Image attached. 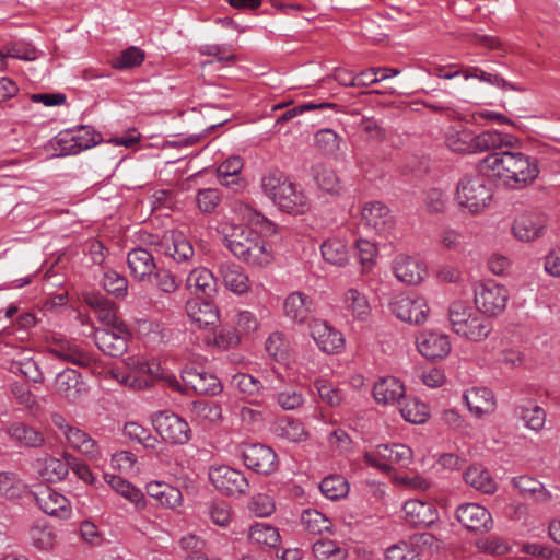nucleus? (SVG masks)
Wrapping results in <instances>:
<instances>
[{
  "instance_id": "1",
  "label": "nucleus",
  "mask_w": 560,
  "mask_h": 560,
  "mask_svg": "<svg viewBox=\"0 0 560 560\" xmlns=\"http://www.w3.org/2000/svg\"><path fill=\"white\" fill-rule=\"evenodd\" d=\"M480 167L513 189L530 185L539 174L536 160L522 152H493L481 161Z\"/></svg>"
},
{
  "instance_id": "2",
  "label": "nucleus",
  "mask_w": 560,
  "mask_h": 560,
  "mask_svg": "<svg viewBox=\"0 0 560 560\" xmlns=\"http://www.w3.org/2000/svg\"><path fill=\"white\" fill-rule=\"evenodd\" d=\"M224 244L230 252L254 267H265L272 259V250L268 243L253 228L232 224L224 235Z\"/></svg>"
},
{
  "instance_id": "3",
  "label": "nucleus",
  "mask_w": 560,
  "mask_h": 560,
  "mask_svg": "<svg viewBox=\"0 0 560 560\" xmlns=\"http://www.w3.org/2000/svg\"><path fill=\"white\" fill-rule=\"evenodd\" d=\"M264 194L282 211L300 214L308 208L303 190L279 171H271L261 178Z\"/></svg>"
},
{
  "instance_id": "4",
  "label": "nucleus",
  "mask_w": 560,
  "mask_h": 560,
  "mask_svg": "<svg viewBox=\"0 0 560 560\" xmlns=\"http://www.w3.org/2000/svg\"><path fill=\"white\" fill-rule=\"evenodd\" d=\"M508 135L497 130H487L475 135L468 128L450 127L445 133V144L456 153L474 154L511 145Z\"/></svg>"
},
{
  "instance_id": "5",
  "label": "nucleus",
  "mask_w": 560,
  "mask_h": 560,
  "mask_svg": "<svg viewBox=\"0 0 560 560\" xmlns=\"http://www.w3.org/2000/svg\"><path fill=\"white\" fill-rule=\"evenodd\" d=\"M491 198V188L481 175L465 176L457 184L455 200L459 207L468 209L471 213L483 211Z\"/></svg>"
},
{
  "instance_id": "6",
  "label": "nucleus",
  "mask_w": 560,
  "mask_h": 560,
  "mask_svg": "<svg viewBox=\"0 0 560 560\" xmlns=\"http://www.w3.org/2000/svg\"><path fill=\"white\" fill-rule=\"evenodd\" d=\"M474 301L479 312L498 316L506 307L509 292L505 287L493 281L479 282L475 285Z\"/></svg>"
},
{
  "instance_id": "7",
  "label": "nucleus",
  "mask_w": 560,
  "mask_h": 560,
  "mask_svg": "<svg viewBox=\"0 0 560 560\" xmlns=\"http://www.w3.org/2000/svg\"><path fill=\"white\" fill-rule=\"evenodd\" d=\"M152 424L159 435L170 444L183 445L190 440L189 424L173 412H156L152 417Z\"/></svg>"
},
{
  "instance_id": "8",
  "label": "nucleus",
  "mask_w": 560,
  "mask_h": 560,
  "mask_svg": "<svg viewBox=\"0 0 560 560\" xmlns=\"http://www.w3.org/2000/svg\"><path fill=\"white\" fill-rule=\"evenodd\" d=\"M209 479L214 488L224 495L241 497L249 492V481L245 475L230 466L212 467Z\"/></svg>"
},
{
  "instance_id": "9",
  "label": "nucleus",
  "mask_w": 560,
  "mask_h": 560,
  "mask_svg": "<svg viewBox=\"0 0 560 560\" xmlns=\"http://www.w3.org/2000/svg\"><path fill=\"white\" fill-rule=\"evenodd\" d=\"M98 137L100 135L85 126H82L75 132L62 131L55 139V150L59 152L58 155H75L96 145Z\"/></svg>"
},
{
  "instance_id": "10",
  "label": "nucleus",
  "mask_w": 560,
  "mask_h": 560,
  "mask_svg": "<svg viewBox=\"0 0 560 560\" xmlns=\"http://www.w3.org/2000/svg\"><path fill=\"white\" fill-rule=\"evenodd\" d=\"M129 336L126 325L114 328H97L94 331V341L106 355L118 358L127 351Z\"/></svg>"
},
{
  "instance_id": "11",
  "label": "nucleus",
  "mask_w": 560,
  "mask_h": 560,
  "mask_svg": "<svg viewBox=\"0 0 560 560\" xmlns=\"http://www.w3.org/2000/svg\"><path fill=\"white\" fill-rule=\"evenodd\" d=\"M392 312L401 320L422 324L429 316L427 300L419 295H398L390 304Z\"/></svg>"
},
{
  "instance_id": "12",
  "label": "nucleus",
  "mask_w": 560,
  "mask_h": 560,
  "mask_svg": "<svg viewBox=\"0 0 560 560\" xmlns=\"http://www.w3.org/2000/svg\"><path fill=\"white\" fill-rule=\"evenodd\" d=\"M55 393L69 402H78L88 394V385L74 369H66L57 374L54 382Z\"/></svg>"
},
{
  "instance_id": "13",
  "label": "nucleus",
  "mask_w": 560,
  "mask_h": 560,
  "mask_svg": "<svg viewBox=\"0 0 560 560\" xmlns=\"http://www.w3.org/2000/svg\"><path fill=\"white\" fill-rule=\"evenodd\" d=\"M284 316L295 325L311 324L315 312L313 299L302 291L291 292L283 301Z\"/></svg>"
},
{
  "instance_id": "14",
  "label": "nucleus",
  "mask_w": 560,
  "mask_h": 560,
  "mask_svg": "<svg viewBox=\"0 0 560 560\" xmlns=\"http://www.w3.org/2000/svg\"><path fill=\"white\" fill-rule=\"evenodd\" d=\"M3 432L12 443L20 447L39 448L46 443L44 433L24 421L7 422Z\"/></svg>"
},
{
  "instance_id": "15",
  "label": "nucleus",
  "mask_w": 560,
  "mask_h": 560,
  "mask_svg": "<svg viewBox=\"0 0 560 560\" xmlns=\"http://www.w3.org/2000/svg\"><path fill=\"white\" fill-rule=\"evenodd\" d=\"M242 457L246 467L258 474L270 475L278 467L277 454L267 445L253 444L245 446Z\"/></svg>"
},
{
  "instance_id": "16",
  "label": "nucleus",
  "mask_w": 560,
  "mask_h": 560,
  "mask_svg": "<svg viewBox=\"0 0 560 560\" xmlns=\"http://www.w3.org/2000/svg\"><path fill=\"white\" fill-rule=\"evenodd\" d=\"M361 220L366 228L383 236L388 235L394 228L390 210L380 201L365 203L361 211Z\"/></svg>"
},
{
  "instance_id": "17",
  "label": "nucleus",
  "mask_w": 560,
  "mask_h": 560,
  "mask_svg": "<svg viewBox=\"0 0 560 560\" xmlns=\"http://www.w3.org/2000/svg\"><path fill=\"white\" fill-rule=\"evenodd\" d=\"M456 520L468 530L488 532L492 527V516L482 505L477 503H464L455 511Z\"/></svg>"
},
{
  "instance_id": "18",
  "label": "nucleus",
  "mask_w": 560,
  "mask_h": 560,
  "mask_svg": "<svg viewBox=\"0 0 560 560\" xmlns=\"http://www.w3.org/2000/svg\"><path fill=\"white\" fill-rule=\"evenodd\" d=\"M34 498L44 513L59 518L70 517L71 505L69 500L56 490L47 486H40L34 492Z\"/></svg>"
},
{
  "instance_id": "19",
  "label": "nucleus",
  "mask_w": 560,
  "mask_h": 560,
  "mask_svg": "<svg viewBox=\"0 0 560 560\" xmlns=\"http://www.w3.org/2000/svg\"><path fill=\"white\" fill-rule=\"evenodd\" d=\"M416 342L420 354L430 360L444 359L452 349L448 336L436 331H421Z\"/></svg>"
},
{
  "instance_id": "20",
  "label": "nucleus",
  "mask_w": 560,
  "mask_h": 560,
  "mask_svg": "<svg viewBox=\"0 0 560 560\" xmlns=\"http://www.w3.org/2000/svg\"><path fill=\"white\" fill-rule=\"evenodd\" d=\"M311 336L318 348L326 353H338L345 347L342 334L326 322L315 319L310 324Z\"/></svg>"
},
{
  "instance_id": "21",
  "label": "nucleus",
  "mask_w": 560,
  "mask_h": 560,
  "mask_svg": "<svg viewBox=\"0 0 560 560\" xmlns=\"http://www.w3.org/2000/svg\"><path fill=\"white\" fill-rule=\"evenodd\" d=\"M49 352L57 359L82 368L91 366L95 362L92 354L72 340L59 339L54 341L49 347Z\"/></svg>"
},
{
  "instance_id": "22",
  "label": "nucleus",
  "mask_w": 560,
  "mask_h": 560,
  "mask_svg": "<svg viewBox=\"0 0 560 560\" xmlns=\"http://www.w3.org/2000/svg\"><path fill=\"white\" fill-rule=\"evenodd\" d=\"M393 271L400 282L408 285L421 283L428 275L427 268L422 262L407 255H398L394 259Z\"/></svg>"
},
{
  "instance_id": "23",
  "label": "nucleus",
  "mask_w": 560,
  "mask_h": 560,
  "mask_svg": "<svg viewBox=\"0 0 560 560\" xmlns=\"http://www.w3.org/2000/svg\"><path fill=\"white\" fill-rule=\"evenodd\" d=\"M83 301L96 313L97 318L103 323L106 328H114L116 326L126 325L117 316L116 304L97 292L83 293Z\"/></svg>"
},
{
  "instance_id": "24",
  "label": "nucleus",
  "mask_w": 560,
  "mask_h": 560,
  "mask_svg": "<svg viewBox=\"0 0 560 560\" xmlns=\"http://www.w3.org/2000/svg\"><path fill=\"white\" fill-rule=\"evenodd\" d=\"M182 378L185 386L198 395L215 396L222 392V384L215 375L194 368L186 369Z\"/></svg>"
},
{
  "instance_id": "25",
  "label": "nucleus",
  "mask_w": 560,
  "mask_h": 560,
  "mask_svg": "<svg viewBox=\"0 0 560 560\" xmlns=\"http://www.w3.org/2000/svg\"><path fill=\"white\" fill-rule=\"evenodd\" d=\"M402 511L405 521L412 526L428 527L439 520L435 506L420 500L406 501Z\"/></svg>"
},
{
  "instance_id": "26",
  "label": "nucleus",
  "mask_w": 560,
  "mask_h": 560,
  "mask_svg": "<svg viewBox=\"0 0 560 560\" xmlns=\"http://www.w3.org/2000/svg\"><path fill=\"white\" fill-rule=\"evenodd\" d=\"M218 273L228 290L242 295L250 290V281L248 275L243 267L233 262L224 261L218 267Z\"/></svg>"
},
{
  "instance_id": "27",
  "label": "nucleus",
  "mask_w": 560,
  "mask_h": 560,
  "mask_svg": "<svg viewBox=\"0 0 560 560\" xmlns=\"http://www.w3.org/2000/svg\"><path fill=\"white\" fill-rule=\"evenodd\" d=\"M162 248L177 264H188L194 260L195 250L190 241L182 233L172 231L164 236Z\"/></svg>"
},
{
  "instance_id": "28",
  "label": "nucleus",
  "mask_w": 560,
  "mask_h": 560,
  "mask_svg": "<svg viewBox=\"0 0 560 560\" xmlns=\"http://www.w3.org/2000/svg\"><path fill=\"white\" fill-rule=\"evenodd\" d=\"M464 400L472 415L481 418L493 413L497 408L494 394L486 387H472L464 394Z\"/></svg>"
},
{
  "instance_id": "29",
  "label": "nucleus",
  "mask_w": 560,
  "mask_h": 560,
  "mask_svg": "<svg viewBox=\"0 0 560 560\" xmlns=\"http://www.w3.org/2000/svg\"><path fill=\"white\" fill-rule=\"evenodd\" d=\"M127 264L130 275L140 282L149 280L156 269L153 255L142 247L133 248L128 253Z\"/></svg>"
},
{
  "instance_id": "30",
  "label": "nucleus",
  "mask_w": 560,
  "mask_h": 560,
  "mask_svg": "<svg viewBox=\"0 0 560 560\" xmlns=\"http://www.w3.org/2000/svg\"><path fill=\"white\" fill-rule=\"evenodd\" d=\"M231 210L240 221L249 228H260L261 232L269 234L276 232L275 223L245 201L234 200L231 205Z\"/></svg>"
},
{
  "instance_id": "31",
  "label": "nucleus",
  "mask_w": 560,
  "mask_h": 560,
  "mask_svg": "<svg viewBox=\"0 0 560 560\" xmlns=\"http://www.w3.org/2000/svg\"><path fill=\"white\" fill-rule=\"evenodd\" d=\"M544 226V219L540 215L523 213L514 220L512 232L518 241L532 242L541 235Z\"/></svg>"
},
{
  "instance_id": "32",
  "label": "nucleus",
  "mask_w": 560,
  "mask_h": 560,
  "mask_svg": "<svg viewBox=\"0 0 560 560\" xmlns=\"http://www.w3.org/2000/svg\"><path fill=\"white\" fill-rule=\"evenodd\" d=\"M373 396L378 404L399 402L405 397V386L397 377L385 376L374 384Z\"/></svg>"
},
{
  "instance_id": "33",
  "label": "nucleus",
  "mask_w": 560,
  "mask_h": 560,
  "mask_svg": "<svg viewBox=\"0 0 560 560\" xmlns=\"http://www.w3.org/2000/svg\"><path fill=\"white\" fill-rule=\"evenodd\" d=\"M104 479L115 492L132 503L137 510H144L147 508L143 492L131 482L120 476L110 474H105Z\"/></svg>"
},
{
  "instance_id": "34",
  "label": "nucleus",
  "mask_w": 560,
  "mask_h": 560,
  "mask_svg": "<svg viewBox=\"0 0 560 560\" xmlns=\"http://www.w3.org/2000/svg\"><path fill=\"white\" fill-rule=\"evenodd\" d=\"M342 306L357 320H366L372 311L368 296L355 288L345 292Z\"/></svg>"
},
{
  "instance_id": "35",
  "label": "nucleus",
  "mask_w": 560,
  "mask_h": 560,
  "mask_svg": "<svg viewBox=\"0 0 560 560\" xmlns=\"http://www.w3.org/2000/svg\"><path fill=\"white\" fill-rule=\"evenodd\" d=\"M186 287L196 294L211 296L215 292L217 279L208 268L197 267L187 276Z\"/></svg>"
},
{
  "instance_id": "36",
  "label": "nucleus",
  "mask_w": 560,
  "mask_h": 560,
  "mask_svg": "<svg viewBox=\"0 0 560 560\" xmlns=\"http://www.w3.org/2000/svg\"><path fill=\"white\" fill-rule=\"evenodd\" d=\"M147 493L161 505L175 509L183 502L182 491L166 482L152 481L147 485Z\"/></svg>"
},
{
  "instance_id": "37",
  "label": "nucleus",
  "mask_w": 560,
  "mask_h": 560,
  "mask_svg": "<svg viewBox=\"0 0 560 560\" xmlns=\"http://www.w3.org/2000/svg\"><path fill=\"white\" fill-rule=\"evenodd\" d=\"M463 478L467 485L482 493L492 494L497 491L495 480L491 477L488 469L481 465L469 466L464 471Z\"/></svg>"
},
{
  "instance_id": "38",
  "label": "nucleus",
  "mask_w": 560,
  "mask_h": 560,
  "mask_svg": "<svg viewBox=\"0 0 560 560\" xmlns=\"http://www.w3.org/2000/svg\"><path fill=\"white\" fill-rule=\"evenodd\" d=\"M65 438L72 448L79 451L90 459H98L102 456L96 441L85 431L74 427Z\"/></svg>"
},
{
  "instance_id": "39",
  "label": "nucleus",
  "mask_w": 560,
  "mask_h": 560,
  "mask_svg": "<svg viewBox=\"0 0 560 560\" xmlns=\"http://www.w3.org/2000/svg\"><path fill=\"white\" fill-rule=\"evenodd\" d=\"M491 330V322L482 315L472 312L470 318L464 324V328L456 334L470 341L478 342L486 339Z\"/></svg>"
},
{
  "instance_id": "40",
  "label": "nucleus",
  "mask_w": 560,
  "mask_h": 560,
  "mask_svg": "<svg viewBox=\"0 0 560 560\" xmlns=\"http://www.w3.org/2000/svg\"><path fill=\"white\" fill-rule=\"evenodd\" d=\"M187 313L190 319L200 328L213 326L220 319L218 308L209 302H195L188 304Z\"/></svg>"
},
{
  "instance_id": "41",
  "label": "nucleus",
  "mask_w": 560,
  "mask_h": 560,
  "mask_svg": "<svg viewBox=\"0 0 560 560\" xmlns=\"http://www.w3.org/2000/svg\"><path fill=\"white\" fill-rule=\"evenodd\" d=\"M243 168V161L240 156H231L222 162L218 170V178L221 185L235 188L241 185L240 173Z\"/></svg>"
},
{
  "instance_id": "42",
  "label": "nucleus",
  "mask_w": 560,
  "mask_h": 560,
  "mask_svg": "<svg viewBox=\"0 0 560 560\" xmlns=\"http://www.w3.org/2000/svg\"><path fill=\"white\" fill-rule=\"evenodd\" d=\"M248 538L253 544L273 548L280 542L278 529L266 523H256L249 528Z\"/></svg>"
},
{
  "instance_id": "43",
  "label": "nucleus",
  "mask_w": 560,
  "mask_h": 560,
  "mask_svg": "<svg viewBox=\"0 0 560 560\" xmlns=\"http://www.w3.org/2000/svg\"><path fill=\"white\" fill-rule=\"evenodd\" d=\"M320 252L325 261L331 265L343 266L348 262V249L342 240L328 238L322 244Z\"/></svg>"
},
{
  "instance_id": "44",
  "label": "nucleus",
  "mask_w": 560,
  "mask_h": 560,
  "mask_svg": "<svg viewBox=\"0 0 560 560\" xmlns=\"http://www.w3.org/2000/svg\"><path fill=\"white\" fill-rule=\"evenodd\" d=\"M70 469V460L65 458L47 457L44 459L43 467L40 469L42 476L51 482L63 480Z\"/></svg>"
},
{
  "instance_id": "45",
  "label": "nucleus",
  "mask_w": 560,
  "mask_h": 560,
  "mask_svg": "<svg viewBox=\"0 0 560 560\" xmlns=\"http://www.w3.org/2000/svg\"><path fill=\"white\" fill-rule=\"evenodd\" d=\"M301 524L306 532L314 535L329 532L332 525L331 521L322 512L313 509H307L302 513Z\"/></svg>"
},
{
  "instance_id": "46",
  "label": "nucleus",
  "mask_w": 560,
  "mask_h": 560,
  "mask_svg": "<svg viewBox=\"0 0 560 560\" xmlns=\"http://www.w3.org/2000/svg\"><path fill=\"white\" fill-rule=\"evenodd\" d=\"M319 489L327 499L337 501L348 494L349 483L343 477L334 475L324 478L319 483Z\"/></svg>"
},
{
  "instance_id": "47",
  "label": "nucleus",
  "mask_w": 560,
  "mask_h": 560,
  "mask_svg": "<svg viewBox=\"0 0 560 560\" xmlns=\"http://www.w3.org/2000/svg\"><path fill=\"white\" fill-rule=\"evenodd\" d=\"M267 353L276 361L284 363L290 358V345L280 331L272 332L266 340Z\"/></svg>"
},
{
  "instance_id": "48",
  "label": "nucleus",
  "mask_w": 560,
  "mask_h": 560,
  "mask_svg": "<svg viewBox=\"0 0 560 560\" xmlns=\"http://www.w3.org/2000/svg\"><path fill=\"white\" fill-rule=\"evenodd\" d=\"M342 138L332 129L324 128L315 133V143L326 155H336L340 150Z\"/></svg>"
},
{
  "instance_id": "49",
  "label": "nucleus",
  "mask_w": 560,
  "mask_h": 560,
  "mask_svg": "<svg viewBox=\"0 0 560 560\" xmlns=\"http://www.w3.org/2000/svg\"><path fill=\"white\" fill-rule=\"evenodd\" d=\"M314 387L320 400L329 407H339L346 399L345 393L325 380H316Z\"/></svg>"
},
{
  "instance_id": "50",
  "label": "nucleus",
  "mask_w": 560,
  "mask_h": 560,
  "mask_svg": "<svg viewBox=\"0 0 560 560\" xmlns=\"http://www.w3.org/2000/svg\"><path fill=\"white\" fill-rule=\"evenodd\" d=\"M278 434L291 442H302L307 439V431L304 424L296 419L285 418L277 427Z\"/></svg>"
},
{
  "instance_id": "51",
  "label": "nucleus",
  "mask_w": 560,
  "mask_h": 560,
  "mask_svg": "<svg viewBox=\"0 0 560 560\" xmlns=\"http://www.w3.org/2000/svg\"><path fill=\"white\" fill-rule=\"evenodd\" d=\"M102 287L117 298H125L128 293V280L115 270H107L102 278Z\"/></svg>"
},
{
  "instance_id": "52",
  "label": "nucleus",
  "mask_w": 560,
  "mask_h": 560,
  "mask_svg": "<svg viewBox=\"0 0 560 560\" xmlns=\"http://www.w3.org/2000/svg\"><path fill=\"white\" fill-rule=\"evenodd\" d=\"M145 54L136 46H130L117 56L112 65L115 69L127 70L140 66L144 60Z\"/></svg>"
},
{
  "instance_id": "53",
  "label": "nucleus",
  "mask_w": 560,
  "mask_h": 560,
  "mask_svg": "<svg viewBox=\"0 0 560 560\" xmlns=\"http://www.w3.org/2000/svg\"><path fill=\"white\" fill-rule=\"evenodd\" d=\"M314 177L318 187L330 194L339 191V178L336 172L324 165H316L314 168Z\"/></svg>"
},
{
  "instance_id": "54",
  "label": "nucleus",
  "mask_w": 560,
  "mask_h": 560,
  "mask_svg": "<svg viewBox=\"0 0 560 560\" xmlns=\"http://www.w3.org/2000/svg\"><path fill=\"white\" fill-rule=\"evenodd\" d=\"M313 553L319 560H328L331 558L343 560L347 551L338 546L334 540L319 539L313 545Z\"/></svg>"
},
{
  "instance_id": "55",
  "label": "nucleus",
  "mask_w": 560,
  "mask_h": 560,
  "mask_svg": "<svg viewBox=\"0 0 560 560\" xmlns=\"http://www.w3.org/2000/svg\"><path fill=\"white\" fill-rule=\"evenodd\" d=\"M386 459L389 464V470L393 465L408 467L412 463L413 452L405 444H387Z\"/></svg>"
},
{
  "instance_id": "56",
  "label": "nucleus",
  "mask_w": 560,
  "mask_h": 560,
  "mask_svg": "<svg viewBox=\"0 0 560 560\" xmlns=\"http://www.w3.org/2000/svg\"><path fill=\"white\" fill-rule=\"evenodd\" d=\"M472 312V308L463 301H455L451 304L448 320L455 334L464 328V324L470 318Z\"/></svg>"
},
{
  "instance_id": "57",
  "label": "nucleus",
  "mask_w": 560,
  "mask_h": 560,
  "mask_svg": "<svg viewBox=\"0 0 560 560\" xmlns=\"http://www.w3.org/2000/svg\"><path fill=\"white\" fill-rule=\"evenodd\" d=\"M124 434L131 441L142 444L147 448H154L158 440L151 435L148 429L137 422H127L124 427Z\"/></svg>"
},
{
  "instance_id": "58",
  "label": "nucleus",
  "mask_w": 560,
  "mask_h": 560,
  "mask_svg": "<svg viewBox=\"0 0 560 560\" xmlns=\"http://www.w3.org/2000/svg\"><path fill=\"white\" fill-rule=\"evenodd\" d=\"M402 418L410 423H423L429 417L425 404L416 399L407 400L400 408Z\"/></svg>"
},
{
  "instance_id": "59",
  "label": "nucleus",
  "mask_w": 560,
  "mask_h": 560,
  "mask_svg": "<svg viewBox=\"0 0 560 560\" xmlns=\"http://www.w3.org/2000/svg\"><path fill=\"white\" fill-rule=\"evenodd\" d=\"M25 485L13 472H0V494L8 499L20 498Z\"/></svg>"
},
{
  "instance_id": "60",
  "label": "nucleus",
  "mask_w": 560,
  "mask_h": 560,
  "mask_svg": "<svg viewBox=\"0 0 560 560\" xmlns=\"http://www.w3.org/2000/svg\"><path fill=\"white\" fill-rule=\"evenodd\" d=\"M520 416L525 422V425L534 431H540L546 422V412L539 406L529 408L521 407Z\"/></svg>"
},
{
  "instance_id": "61",
  "label": "nucleus",
  "mask_w": 560,
  "mask_h": 560,
  "mask_svg": "<svg viewBox=\"0 0 560 560\" xmlns=\"http://www.w3.org/2000/svg\"><path fill=\"white\" fill-rule=\"evenodd\" d=\"M221 201V194L215 188L200 189L196 196V202L199 210L203 213H211Z\"/></svg>"
},
{
  "instance_id": "62",
  "label": "nucleus",
  "mask_w": 560,
  "mask_h": 560,
  "mask_svg": "<svg viewBox=\"0 0 560 560\" xmlns=\"http://www.w3.org/2000/svg\"><path fill=\"white\" fill-rule=\"evenodd\" d=\"M276 401L283 410H294L305 402L304 395L296 388H287L276 394Z\"/></svg>"
},
{
  "instance_id": "63",
  "label": "nucleus",
  "mask_w": 560,
  "mask_h": 560,
  "mask_svg": "<svg viewBox=\"0 0 560 560\" xmlns=\"http://www.w3.org/2000/svg\"><path fill=\"white\" fill-rule=\"evenodd\" d=\"M235 415L245 428L253 429L265 421L264 412L247 405H236Z\"/></svg>"
},
{
  "instance_id": "64",
  "label": "nucleus",
  "mask_w": 560,
  "mask_h": 560,
  "mask_svg": "<svg viewBox=\"0 0 560 560\" xmlns=\"http://www.w3.org/2000/svg\"><path fill=\"white\" fill-rule=\"evenodd\" d=\"M386 560H420L419 552L409 544L401 541L387 548Z\"/></svg>"
}]
</instances>
